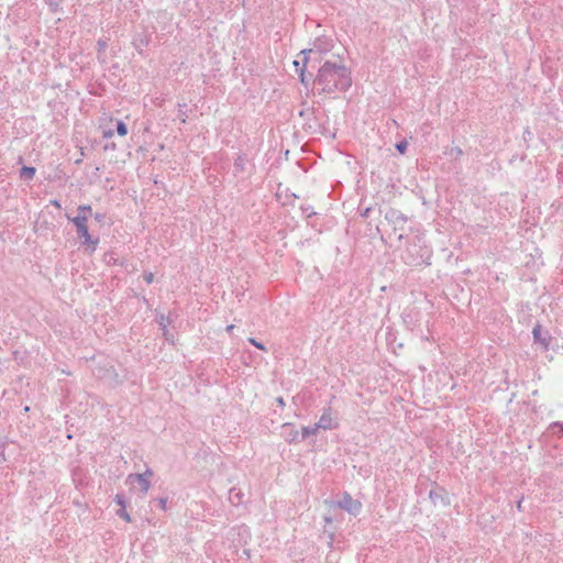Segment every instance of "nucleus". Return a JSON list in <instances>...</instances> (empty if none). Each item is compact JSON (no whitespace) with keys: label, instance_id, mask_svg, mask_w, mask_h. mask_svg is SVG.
I'll return each mask as SVG.
<instances>
[{"label":"nucleus","instance_id":"f257e3e1","mask_svg":"<svg viewBox=\"0 0 563 563\" xmlns=\"http://www.w3.org/2000/svg\"><path fill=\"white\" fill-rule=\"evenodd\" d=\"M313 85L319 93L346 91L352 85L351 71L341 62L327 60L319 68Z\"/></svg>","mask_w":563,"mask_h":563},{"label":"nucleus","instance_id":"f03ea898","mask_svg":"<svg viewBox=\"0 0 563 563\" xmlns=\"http://www.w3.org/2000/svg\"><path fill=\"white\" fill-rule=\"evenodd\" d=\"M332 46V38L328 36H319L313 41L312 48L301 51V54L303 55L302 65L300 64V62L295 60L294 66L296 68V71L299 74L300 80L303 85L308 86V80L305 76V67L308 62V54L312 53L313 51H317L319 53H328L331 51Z\"/></svg>","mask_w":563,"mask_h":563},{"label":"nucleus","instance_id":"7ed1b4c3","mask_svg":"<svg viewBox=\"0 0 563 563\" xmlns=\"http://www.w3.org/2000/svg\"><path fill=\"white\" fill-rule=\"evenodd\" d=\"M68 221H70L75 228L76 233L79 239H81V244L87 246L90 252H95L98 244L99 238H92L89 233L88 229V216L87 214H77L75 217H70L66 214Z\"/></svg>","mask_w":563,"mask_h":563},{"label":"nucleus","instance_id":"20e7f679","mask_svg":"<svg viewBox=\"0 0 563 563\" xmlns=\"http://www.w3.org/2000/svg\"><path fill=\"white\" fill-rule=\"evenodd\" d=\"M336 506L353 516L358 515L362 509V504L358 500L352 498V496L347 493H345L343 497L338 500Z\"/></svg>","mask_w":563,"mask_h":563},{"label":"nucleus","instance_id":"39448f33","mask_svg":"<svg viewBox=\"0 0 563 563\" xmlns=\"http://www.w3.org/2000/svg\"><path fill=\"white\" fill-rule=\"evenodd\" d=\"M316 424L317 428L322 430H332L338 427V421L333 418L331 407H328L323 410L319 421Z\"/></svg>","mask_w":563,"mask_h":563},{"label":"nucleus","instance_id":"423d86ee","mask_svg":"<svg viewBox=\"0 0 563 563\" xmlns=\"http://www.w3.org/2000/svg\"><path fill=\"white\" fill-rule=\"evenodd\" d=\"M532 334L536 343L540 344L544 350L549 349L551 336L547 331H542L540 324L533 328Z\"/></svg>","mask_w":563,"mask_h":563},{"label":"nucleus","instance_id":"0eeeda50","mask_svg":"<svg viewBox=\"0 0 563 563\" xmlns=\"http://www.w3.org/2000/svg\"><path fill=\"white\" fill-rule=\"evenodd\" d=\"M134 482H137L141 488V492L143 494H146L151 488V481L147 477H144V475H137V474H130L126 477L128 484H133Z\"/></svg>","mask_w":563,"mask_h":563},{"label":"nucleus","instance_id":"6e6552de","mask_svg":"<svg viewBox=\"0 0 563 563\" xmlns=\"http://www.w3.org/2000/svg\"><path fill=\"white\" fill-rule=\"evenodd\" d=\"M429 498L430 500L432 501V504L434 506L439 505V504H442V505H448L449 501H448V497H446V492L441 488V487H437L434 489H431L429 492Z\"/></svg>","mask_w":563,"mask_h":563},{"label":"nucleus","instance_id":"1a4fd4ad","mask_svg":"<svg viewBox=\"0 0 563 563\" xmlns=\"http://www.w3.org/2000/svg\"><path fill=\"white\" fill-rule=\"evenodd\" d=\"M283 430H284V439L288 443L299 441V432L294 428V426L291 423H284Z\"/></svg>","mask_w":563,"mask_h":563},{"label":"nucleus","instance_id":"9d476101","mask_svg":"<svg viewBox=\"0 0 563 563\" xmlns=\"http://www.w3.org/2000/svg\"><path fill=\"white\" fill-rule=\"evenodd\" d=\"M243 497H244V494L235 487H233L229 490V500L234 506L240 505L243 501Z\"/></svg>","mask_w":563,"mask_h":563},{"label":"nucleus","instance_id":"9b49d317","mask_svg":"<svg viewBox=\"0 0 563 563\" xmlns=\"http://www.w3.org/2000/svg\"><path fill=\"white\" fill-rule=\"evenodd\" d=\"M103 261L107 265H123L124 264V261L123 260H120L118 256H117V253L111 251V252H107L103 256Z\"/></svg>","mask_w":563,"mask_h":563},{"label":"nucleus","instance_id":"f8f14e48","mask_svg":"<svg viewBox=\"0 0 563 563\" xmlns=\"http://www.w3.org/2000/svg\"><path fill=\"white\" fill-rule=\"evenodd\" d=\"M107 46H108V43L106 40H103V38L98 40V42H97V49H98L97 58L101 63L106 62L104 53H106Z\"/></svg>","mask_w":563,"mask_h":563},{"label":"nucleus","instance_id":"ddd939ff","mask_svg":"<svg viewBox=\"0 0 563 563\" xmlns=\"http://www.w3.org/2000/svg\"><path fill=\"white\" fill-rule=\"evenodd\" d=\"M35 168L30 166H23L20 170V177L24 180H32L35 175Z\"/></svg>","mask_w":563,"mask_h":563},{"label":"nucleus","instance_id":"4468645a","mask_svg":"<svg viewBox=\"0 0 563 563\" xmlns=\"http://www.w3.org/2000/svg\"><path fill=\"white\" fill-rule=\"evenodd\" d=\"M318 430H320L319 428H317V424L312 426V427H302L301 429V438L300 440L303 441L306 440L308 437L310 435H314Z\"/></svg>","mask_w":563,"mask_h":563},{"label":"nucleus","instance_id":"2eb2a0df","mask_svg":"<svg viewBox=\"0 0 563 563\" xmlns=\"http://www.w3.org/2000/svg\"><path fill=\"white\" fill-rule=\"evenodd\" d=\"M549 430L558 435H563V423L562 422H553L550 424Z\"/></svg>","mask_w":563,"mask_h":563},{"label":"nucleus","instance_id":"dca6fc26","mask_svg":"<svg viewBox=\"0 0 563 563\" xmlns=\"http://www.w3.org/2000/svg\"><path fill=\"white\" fill-rule=\"evenodd\" d=\"M117 133L120 136H125L128 134V128H126L125 123L121 120L117 121Z\"/></svg>","mask_w":563,"mask_h":563},{"label":"nucleus","instance_id":"f3484780","mask_svg":"<svg viewBox=\"0 0 563 563\" xmlns=\"http://www.w3.org/2000/svg\"><path fill=\"white\" fill-rule=\"evenodd\" d=\"M117 515L122 518L124 521L126 522H131V516L130 514L126 511V508H120L118 511H117Z\"/></svg>","mask_w":563,"mask_h":563},{"label":"nucleus","instance_id":"a211bd4d","mask_svg":"<svg viewBox=\"0 0 563 563\" xmlns=\"http://www.w3.org/2000/svg\"><path fill=\"white\" fill-rule=\"evenodd\" d=\"M114 501L120 506V508H126V503L122 494H117L114 496Z\"/></svg>","mask_w":563,"mask_h":563},{"label":"nucleus","instance_id":"6ab92c4d","mask_svg":"<svg viewBox=\"0 0 563 563\" xmlns=\"http://www.w3.org/2000/svg\"><path fill=\"white\" fill-rule=\"evenodd\" d=\"M91 206L90 205H80L77 208L78 214H87L91 212Z\"/></svg>","mask_w":563,"mask_h":563},{"label":"nucleus","instance_id":"aec40b11","mask_svg":"<svg viewBox=\"0 0 563 563\" xmlns=\"http://www.w3.org/2000/svg\"><path fill=\"white\" fill-rule=\"evenodd\" d=\"M247 341L255 347L262 351H266V347L263 343L256 341L254 338H249Z\"/></svg>","mask_w":563,"mask_h":563},{"label":"nucleus","instance_id":"412c9836","mask_svg":"<svg viewBox=\"0 0 563 563\" xmlns=\"http://www.w3.org/2000/svg\"><path fill=\"white\" fill-rule=\"evenodd\" d=\"M178 107H179V118H180V121H181V123H186V121H187V114H186V112L183 110V108H185V107H186V103H179V104H178Z\"/></svg>","mask_w":563,"mask_h":563},{"label":"nucleus","instance_id":"4be33fe9","mask_svg":"<svg viewBox=\"0 0 563 563\" xmlns=\"http://www.w3.org/2000/svg\"><path fill=\"white\" fill-rule=\"evenodd\" d=\"M407 146H408V143L407 141H401L399 143L396 144V150L400 153V154H405L406 150H407Z\"/></svg>","mask_w":563,"mask_h":563},{"label":"nucleus","instance_id":"5701e85b","mask_svg":"<svg viewBox=\"0 0 563 563\" xmlns=\"http://www.w3.org/2000/svg\"><path fill=\"white\" fill-rule=\"evenodd\" d=\"M157 504H158V507L162 509V510H166V507H167V498L165 497H161V498H157Z\"/></svg>","mask_w":563,"mask_h":563},{"label":"nucleus","instance_id":"b1692460","mask_svg":"<svg viewBox=\"0 0 563 563\" xmlns=\"http://www.w3.org/2000/svg\"><path fill=\"white\" fill-rule=\"evenodd\" d=\"M143 278H144V280L146 282V284H152V283H153V280H154V275H153V273H151V272H145V273L143 274Z\"/></svg>","mask_w":563,"mask_h":563},{"label":"nucleus","instance_id":"393cba45","mask_svg":"<svg viewBox=\"0 0 563 563\" xmlns=\"http://www.w3.org/2000/svg\"><path fill=\"white\" fill-rule=\"evenodd\" d=\"M140 475H144V477L150 479L153 476V471L150 467H146L145 472L141 473Z\"/></svg>","mask_w":563,"mask_h":563},{"label":"nucleus","instance_id":"a878e982","mask_svg":"<svg viewBox=\"0 0 563 563\" xmlns=\"http://www.w3.org/2000/svg\"><path fill=\"white\" fill-rule=\"evenodd\" d=\"M302 211L307 214V217H311L312 214H314V212L310 209V207H307V208H301Z\"/></svg>","mask_w":563,"mask_h":563},{"label":"nucleus","instance_id":"bb28decb","mask_svg":"<svg viewBox=\"0 0 563 563\" xmlns=\"http://www.w3.org/2000/svg\"><path fill=\"white\" fill-rule=\"evenodd\" d=\"M112 136H113V131L112 130L103 131V137L104 139H110Z\"/></svg>","mask_w":563,"mask_h":563},{"label":"nucleus","instance_id":"cd10ccee","mask_svg":"<svg viewBox=\"0 0 563 563\" xmlns=\"http://www.w3.org/2000/svg\"><path fill=\"white\" fill-rule=\"evenodd\" d=\"M51 205L54 206L57 209L62 208V205H60V202L57 199L51 200Z\"/></svg>","mask_w":563,"mask_h":563},{"label":"nucleus","instance_id":"c85d7f7f","mask_svg":"<svg viewBox=\"0 0 563 563\" xmlns=\"http://www.w3.org/2000/svg\"><path fill=\"white\" fill-rule=\"evenodd\" d=\"M159 324H161L164 329L166 328V324H165V317H164V316H161Z\"/></svg>","mask_w":563,"mask_h":563},{"label":"nucleus","instance_id":"c756f323","mask_svg":"<svg viewBox=\"0 0 563 563\" xmlns=\"http://www.w3.org/2000/svg\"><path fill=\"white\" fill-rule=\"evenodd\" d=\"M276 401L279 404V406H282V407H284V406H285V401H284L283 397H278V398L276 399Z\"/></svg>","mask_w":563,"mask_h":563},{"label":"nucleus","instance_id":"7c9ffc66","mask_svg":"<svg viewBox=\"0 0 563 563\" xmlns=\"http://www.w3.org/2000/svg\"><path fill=\"white\" fill-rule=\"evenodd\" d=\"M95 218H96V220L101 221L103 219V214L96 213Z\"/></svg>","mask_w":563,"mask_h":563},{"label":"nucleus","instance_id":"2f4dec72","mask_svg":"<svg viewBox=\"0 0 563 563\" xmlns=\"http://www.w3.org/2000/svg\"><path fill=\"white\" fill-rule=\"evenodd\" d=\"M233 329H234V325L233 324H229L227 327V332L231 333Z\"/></svg>","mask_w":563,"mask_h":563},{"label":"nucleus","instance_id":"473e14b6","mask_svg":"<svg viewBox=\"0 0 563 563\" xmlns=\"http://www.w3.org/2000/svg\"><path fill=\"white\" fill-rule=\"evenodd\" d=\"M521 504H522V500H519V501L517 503V508H518L519 510H521Z\"/></svg>","mask_w":563,"mask_h":563},{"label":"nucleus","instance_id":"72a5a7b5","mask_svg":"<svg viewBox=\"0 0 563 563\" xmlns=\"http://www.w3.org/2000/svg\"><path fill=\"white\" fill-rule=\"evenodd\" d=\"M456 154H459V155L462 154V150L457 147L456 148Z\"/></svg>","mask_w":563,"mask_h":563},{"label":"nucleus","instance_id":"f704fd0d","mask_svg":"<svg viewBox=\"0 0 563 563\" xmlns=\"http://www.w3.org/2000/svg\"><path fill=\"white\" fill-rule=\"evenodd\" d=\"M398 218H400L402 221H406V218L402 214H399Z\"/></svg>","mask_w":563,"mask_h":563},{"label":"nucleus","instance_id":"c9c22d12","mask_svg":"<svg viewBox=\"0 0 563 563\" xmlns=\"http://www.w3.org/2000/svg\"><path fill=\"white\" fill-rule=\"evenodd\" d=\"M29 410H30V408L26 406V407L24 408V411H25V412H29Z\"/></svg>","mask_w":563,"mask_h":563}]
</instances>
